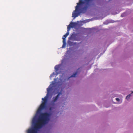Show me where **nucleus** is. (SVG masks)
<instances>
[{
	"instance_id": "obj_1",
	"label": "nucleus",
	"mask_w": 133,
	"mask_h": 133,
	"mask_svg": "<svg viewBox=\"0 0 133 133\" xmlns=\"http://www.w3.org/2000/svg\"><path fill=\"white\" fill-rule=\"evenodd\" d=\"M37 114H40L36 118L35 116L32 120L34 124L33 128L29 129L27 133H37L39 129L41 128L44 125L47 124L50 120V114L47 112L41 113V111H37Z\"/></svg>"
},
{
	"instance_id": "obj_2",
	"label": "nucleus",
	"mask_w": 133,
	"mask_h": 133,
	"mask_svg": "<svg viewBox=\"0 0 133 133\" xmlns=\"http://www.w3.org/2000/svg\"><path fill=\"white\" fill-rule=\"evenodd\" d=\"M90 0H79L77 3L75 10L72 13V17L75 18L81 13H84L91 6L89 2Z\"/></svg>"
},
{
	"instance_id": "obj_3",
	"label": "nucleus",
	"mask_w": 133,
	"mask_h": 133,
	"mask_svg": "<svg viewBox=\"0 0 133 133\" xmlns=\"http://www.w3.org/2000/svg\"><path fill=\"white\" fill-rule=\"evenodd\" d=\"M77 23L75 22H72L70 23L69 25L67 27V30L68 31L70 30L71 28H74L76 26Z\"/></svg>"
},
{
	"instance_id": "obj_4",
	"label": "nucleus",
	"mask_w": 133,
	"mask_h": 133,
	"mask_svg": "<svg viewBox=\"0 0 133 133\" xmlns=\"http://www.w3.org/2000/svg\"><path fill=\"white\" fill-rule=\"evenodd\" d=\"M69 38L72 41H78L79 40V39L77 38V36L75 34H72L71 35Z\"/></svg>"
},
{
	"instance_id": "obj_5",
	"label": "nucleus",
	"mask_w": 133,
	"mask_h": 133,
	"mask_svg": "<svg viewBox=\"0 0 133 133\" xmlns=\"http://www.w3.org/2000/svg\"><path fill=\"white\" fill-rule=\"evenodd\" d=\"M62 93L61 92H59L58 95L55 97H54L53 98V99L52 101V102L53 103H54L56 102L58 99L59 98V96L60 95L62 94Z\"/></svg>"
},
{
	"instance_id": "obj_6",
	"label": "nucleus",
	"mask_w": 133,
	"mask_h": 133,
	"mask_svg": "<svg viewBox=\"0 0 133 133\" xmlns=\"http://www.w3.org/2000/svg\"><path fill=\"white\" fill-rule=\"evenodd\" d=\"M67 32H66V33L64 35H63V44H64L65 43V38L67 36L69 35V31L67 30Z\"/></svg>"
},
{
	"instance_id": "obj_7",
	"label": "nucleus",
	"mask_w": 133,
	"mask_h": 133,
	"mask_svg": "<svg viewBox=\"0 0 133 133\" xmlns=\"http://www.w3.org/2000/svg\"><path fill=\"white\" fill-rule=\"evenodd\" d=\"M60 65H56L55 67V70L57 74H59L58 72L60 68Z\"/></svg>"
},
{
	"instance_id": "obj_8",
	"label": "nucleus",
	"mask_w": 133,
	"mask_h": 133,
	"mask_svg": "<svg viewBox=\"0 0 133 133\" xmlns=\"http://www.w3.org/2000/svg\"><path fill=\"white\" fill-rule=\"evenodd\" d=\"M77 72H76L74 74L71 75L70 77H75L77 75Z\"/></svg>"
},
{
	"instance_id": "obj_9",
	"label": "nucleus",
	"mask_w": 133,
	"mask_h": 133,
	"mask_svg": "<svg viewBox=\"0 0 133 133\" xmlns=\"http://www.w3.org/2000/svg\"><path fill=\"white\" fill-rule=\"evenodd\" d=\"M68 44L70 46H72L74 44V43L73 42L70 41L68 42Z\"/></svg>"
},
{
	"instance_id": "obj_10",
	"label": "nucleus",
	"mask_w": 133,
	"mask_h": 133,
	"mask_svg": "<svg viewBox=\"0 0 133 133\" xmlns=\"http://www.w3.org/2000/svg\"><path fill=\"white\" fill-rule=\"evenodd\" d=\"M131 96V95L130 94L129 95H127V96L126 97V99H128Z\"/></svg>"
},
{
	"instance_id": "obj_11",
	"label": "nucleus",
	"mask_w": 133,
	"mask_h": 133,
	"mask_svg": "<svg viewBox=\"0 0 133 133\" xmlns=\"http://www.w3.org/2000/svg\"><path fill=\"white\" fill-rule=\"evenodd\" d=\"M54 74H52L50 75V79L53 76Z\"/></svg>"
},
{
	"instance_id": "obj_12",
	"label": "nucleus",
	"mask_w": 133,
	"mask_h": 133,
	"mask_svg": "<svg viewBox=\"0 0 133 133\" xmlns=\"http://www.w3.org/2000/svg\"><path fill=\"white\" fill-rule=\"evenodd\" d=\"M116 101H119V98H116Z\"/></svg>"
},
{
	"instance_id": "obj_13",
	"label": "nucleus",
	"mask_w": 133,
	"mask_h": 133,
	"mask_svg": "<svg viewBox=\"0 0 133 133\" xmlns=\"http://www.w3.org/2000/svg\"><path fill=\"white\" fill-rule=\"evenodd\" d=\"M125 15V14L124 13H123V14H122L121 15V16L122 17H124V15Z\"/></svg>"
},
{
	"instance_id": "obj_14",
	"label": "nucleus",
	"mask_w": 133,
	"mask_h": 133,
	"mask_svg": "<svg viewBox=\"0 0 133 133\" xmlns=\"http://www.w3.org/2000/svg\"><path fill=\"white\" fill-rule=\"evenodd\" d=\"M52 107H50L49 109V110L50 111H51L52 110Z\"/></svg>"
},
{
	"instance_id": "obj_15",
	"label": "nucleus",
	"mask_w": 133,
	"mask_h": 133,
	"mask_svg": "<svg viewBox=\"0 0 133 133\" xmlns=\"http://www.w3.org/2000/svg\"><path fill=\"white\" fill-rule=\"evenodd\" d=\"M132 93H133V91H132Z\"/></svg>"
}]
</instances>
